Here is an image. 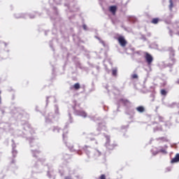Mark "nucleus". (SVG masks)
<instances>
[{"mask_svg":"<svg viewBox=\"0 0 179 179\" xmlns=\"http://www.w3.org/2000/svg\"><path fill=\"white\" fill-rule=\"evenodd\" d=\"M109 11L115 16V13H117V6H110L109 7Z\"/></svg>","mask_w":179,"mask_h":179,"instance_id":"7ed1b4c3","label":"nucleus"},{"mask_svg":"<svg viewBox=\"0 0 179 179\" xmlns=\"http://www.w3.org/2000/svg\"><path fill=\"white\" fill-rule=\"evenodd\" d=\"M117 69H113L112 70V75H113V76H117Z\"/></svg>","mask_w":179,"mask_h":179,"instance_id":"9d476101","label":"nucleus"},{"mask_svg":"<svg viewBox=\"0 0 179 179\" xmlns=\"http://www.w3.org/2000/svg\"><path fill=\"white\" fill-rule=\"evenodd\" d=\"M131 78H132V79H138V75H136V74H133V75L131 76Z\"/></svg>","mask_w":179,"mask_h":179,"instance_id":"4468645a","label":"nucleus"},{"mask_svg":"<svg viewBox=\"0 0 179 179\" xmlns=\"http://www.w3.org/2000/svg\"><path fill=\"white\" fill-rule=\"evenodd\" d=\"M159 18H153L151 23H152V24H157V23H159Z\"/></svg>","mask_w":179,"mask_h":179,"instance_id":"0eeeda50","label":"nucleus"},{"mask_svg":"<svg viewBox=\"0 0 179 179\" xmlns=\"http://www.w3.org/2000/svg\"><path fill=\"white\" fill-rule=\"evenodd\" d=\"M1 92L0 91V95H1ZM1 103H2V98H1V96H0V104H1Z\"/></svg>","mask_w":179,"mask_h":179,"instance_id":"f3484780","label":"nucleus"},{"mask_svg":"<svg viewBox=\"0 0 179 179\" xmlns=\"http://www.w3.org/2000/svg\"><path fill=\"white\" fill-rule=\"evenodd\" d=\"M160 93L162 96H167V91L166 90H161Z\"/></svg>","mask_w":179,"mask_h":179,"instance_id":"1a4fd4ad","label":"nucleus"},{"mask_svg":"<svg viewBox=\"0 0 179 179\" xmlns=\"http://www.w3.org/2000/svg\"><path fill=\"white\" fill-rule=\"evenodd\" d=\"M117 41L120 45H121V47H127V44H128V42L127 41V40H125V38L122 36H120L117 38Z\"/></svg>","mask_w":179,"mask_h":179,"instance_id":"f257e3e1","label":"nucleus"},{"mask_svg":"<svg viewBox=\"0 0 179 179\" xmlns=\"http://www.w3.org/2000/svg\"><path fill=\"white\" fill-rule=\"evenodd\" d=\"M176 83H177L178 85H179V80H178L176 81Z\"/></svg>","mask_w":179,"mask_h":179,"instance_id":"6ab92c4d","label":"nucleus"},{"mask_svg":"<svg viewBox=\"0 0 179 179\" xmlns=\"http://www.w3.org/2000/svg\"><path fill=\"white\" fill-rule=\"evenodd\" d=\"M64 179H72V178H71V177H69V176H66V177L64 178Z\"/></svg>","mask_w":179,"mask_h":179,"instance_id":"a211bd4d","label":"nucleus"},{"mask_svg":"<svg viewBox=\"0 0 179 179\" xmlns=\"http://www.w3.org/2000/svg\"><path fill=\"white\" fill-rule=\"evenodd\" d=\"M169 51L170 52L171 54H173V55H174V49H173V48H169Z\"/></svg>","mask_w":179,"mask_h":179,"instance_id":"f8f14e48","label":"nucleus"},{"mask_svg":"<svg viewBox=\"0 0 179 179\" xmlns=\"http://www.w3.org/2000/svg\"><path fill=\"white\" fill-rule=\"evenodd\" d=\"M145 59L148 65H152V62H153V57H152L150 54L145 52Z\"/></svg>","mask_w":179,"mask_h":179,"instance_id":"f03ea898","label":"nucleus"},{"mask_svg":"<svg viewBox=\"0 0 179 179\" xmlns=\"http://www.w3.org/2000/svg\"><path fill=\"white\" fill-rule=\"evenodd\" d=\"M178 162H179V154L178 153L176 155L175 157L171 160V163L172 164L178 163Z\"/></svg>","mask_w":179,"mask_h":179,"instance_id":"39448f33","label":"nucleus"},{"mask_svg":"<svg viewBox=\"0 0 179 179\" xmlns=\"http://www.w3.org/2000/svg\"><path fill=\"white\" fill-rule=\"evenodd\" d=\"M106 146H107V148H109V146H110V141H108L106 143Z\"/></svg>","mask_w":179,"mask_h":179,"instance_id":"dca6fc26","label":"nucleus"},{"mask_svg":"<svg viewBox=\"0 0 179 179\" xmlns=\"http://www.w3.org/2000/svg\"><path fill=\"white\" fill-rule=\"evenodd\" d=\"M159 152H161V153H164L165 155H166V153H167V151H166V150H164V149H161L159 150Z\"/></svg>","mask_w":179,"mask_h":179,"instance_id":"2eb2a0df","label":"nucleus"},{"mask_svg":"<svg viewBox=\"0 0 179 179\" xmlns=\"http://www.w3.org/2000/svg\"><path fill=\"white\" fill-rule=\"evenodd\" d=\"M136 110L138 113H143L145 111V108H143V106H138L136 108Z\"/></svg>","mask_w":179,"mask_h":179,"instance_id":"423d86ee","label":"nucleus"},{"mask_svg":"<svg viewBox=\"0 0 179 179\" xmlns=\"http://www.w3.org/2000/svg\"><path fill=\"white\" fill-rule=\"evenodd\" d=\"M79 114L80 115H81V117H84V118H86L87 117V114L85 111H80Z\"/></svg>","mask_w":179,"mask_h":179,"instance_id":"6e6552de","label":"nucleus"},{"mask_svg":"<svg viewBox=\"0 0 179 179\" xmlns=\"http://www.w3.org/2000/svg\"><path fill=\"white\" fill-rule=\"evenodd\" d=\"M99 179H106V175L105 174H102L99 176Z\"/></svg>","mask_w":179,"mask_h":179,"instance_id":"ddd939ff","label":"nucleus"},{"mask_svg":"<svg viewBox=\"0 0 179 179\" xmlns=\"http://www.w3.org/2000/svg\"><path fill=\"white\" fill-rule=\"evenodd\" d=\"M79 89H80V84L79 83H76L73 87H71V90H79Z\"/></svg>","mask_w":179,"mask_h":179,"instance_id":"20e7f679","label":"nucleus"},{"mask_svg":"<svg viewBox=\"0 0 179 179\" xmlns=\"http://www.w3.org/2000/svg\"><path fill=\"white\" fill-rule=\"evenodd\" d=\"M169 8L171 10V9H173V7L174 6V4L173 3V0H169Z\"/></svg>","mask_w":179,"mask_h":179,"instance_id":"9b49d317","label":"nucleus"}]
</instances>
